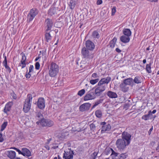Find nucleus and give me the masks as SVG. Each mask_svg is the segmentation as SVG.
<instances>
[{
  "label": "nucleus",
  "instance_id": "obj_1",
  "mask_svg": "<svg viewBox=\"0 0 159 159\" xmlns=\"http://www.w3.org/2000/svg\"><path fill=\"white\" fill-rule=\"evenodd\" d=\"M59 72V67L56 63L52 62L49 66V75L51 77L56 76Z\"/></svg>",
  "mask_w": 159,
  "mask_h": 159
},
{
  "label": "nucleus",
  "instance_id": "obj_2",
  "mask_svg": "<svg viewBox=\"0 0 159 159\" xmlns=\"http://www.w3.org/2000/svg\"><path fill=\"white\" fill-rule=\"evenodd\" d=\"M32 100V97L31 94H28L24 102L23 108V111L25 113L28 112L30 110L31 106Z\"/></svg>",
  "mask_w": 159,
  "mask_h": 159
},
{
  "label": "nucleus",
  "instance_id": "obj_3",
  "mask_svg": "<svg viewBox=\"0 0 159 159\" xmlns=\"http://www.w3.org/2000/svg\"><path fill=\"white\" fill-rule=\"evenodd\" d=\"M36 124L42 126L50 127L53 125L54 123L53 121L50 120L43 119L37 121Z\"/></svg>",
  "mask_w": 159,
  "mask_h": 159
},
{
  "label": "nucleus",
  "instance_id": "obj_4",
  "mask_svg": "<svg viewBox=\"0 0 159 159\" xmlns=\"http://www.w3.org/2000/svg\"><path fill=\"white\" fill-rule=\"evenodd\" d=\"M81 53L83 57L87 59H92L94 56L93 54L91 52H90L89 50L85 47L82 49Z\"/></svg>",
  "mask_w": 159,
  "mask_h": 159
},
{
  "label": "nucleus",
  "instance_id": "obj_5",
  "mask_svg": "<svg viewBox=\"0 0 159 159\" xmlns=\"http://www.w3.org/2000/svg\"><path fill=\"white\" fill-rule=\"evenodd\" d=\"M116 147L120 150H123L128 145L125 142V141L121 139H118L116 142Z\"/></svg>",
  "mask_w": 159,
  "mask_h": 159
},
{
  "label": "nucleus",
  "instance_id": "obj_6",
  "mask_svg": "<svg viewBox=\"0 0 159 159\" xmlns=\"http://www.w3.org/2000/svg\"><path fill=\"white\" fill-rule=\"evenodd\" d=\"M38 11L36 8H33L30 11L29 13L27 15V18L29 21H32L35 16L38 14Z\"/></svg>",
  "mask_w": 159,
  "mask_h": 159
},
{
  "label": "nucleus",
  "instance_id": "obj_7",
  "mask_svg": "<svg viewBox=\"0 0 159 159\" xmlns=\"http://www.w3.org/2000/svg\"><path fill=\"white\" fill-rule=\"evenodd\" d=\"M98 85V86L95 90V93L97 96H100L102 92L105 90L106 86L105 85L99 84V82Z\"/></svg>",
  "mask_w": 159,
  "mask_h": 159
},
{
  "label": "nucleus",
  "instance_id": "obj_8",
  "mask_svg": "<svg viewBox=\"0 0 159 159\" xmlns=\"http://www.w3.org/2000/svg\"><path fill=\"white\" fill-rule=\"evenodd\" d=\"M118 153L116 152L113 150L111 154L112 159H125L128 156L126 153L121 154L119 156H118Z\"/></svg>",
  "mask_w": 159,
  "mask_h": 159
},
{
  "label": "nucleus",
  "instance_id": "obj_9",
  "mask_svg": "<svg viewBox=\"0 0 159 159\" xmlns=\"http://www.w3.org/2000/svg\"><path fill=\"white\" fill-rule=\"evenodd\" d=\"M74 155L73 151L69 149L65 151L63 157L64 159H73Z\"/></svg>",
  "mask_w": 159,
  "mask_h": 159
},
{
  "label": "nucleus",
  "instance_id": "obj_10",
  "mask_svg": "<svg viewBox=\"0 0 159 159\" xmlns=\"http://www.w3.org/2000/svg\"><path fill=\"white\" fill-rule=\"evenodd\" d=\"M131 137V134L127 132L124 131L122 133V139L125 141H126V143H127V145H129L130 143Z\"/></svg>",
  "mask_w": 159,
  "mask_h": 159
},
{
  "label": "nucleus",
  "instance_id": "obj_11",
  "mask_svg": "<svg viewBox=\"0 0 159 159\" xmlns=\"http://www.w3.org/2000/svg\"><path fill=\"white\" fill-rule=\"evenodd\" d=\"M101 125H102V127L101 132L102 134L107 132L110 131L111 129V126L110 125H106V123L105 122H101Z\"/></svg>",
  "mask_w": 159,
  "mask_h": 159
},
{
  "label": "nucleus",
  "instance_id": "obj_12",
  "mask_svg": "<svg viewBox=\"0 0 159 159\" xmlns=\"http://www.w3.org/2000/svg\"><path fill=\"white\" fill-rule=\"evenodd\" d=\"M95 94H96L95 92H89L84 96V101H86L94 99L95 98Z\"/></svg>",
  "mask_w": 159,
  "mask_h": 159
},
{
  "label": "nucleus",
  "instance_id": "obj_13",
  "mask_svg": "<svg viewBox=\"0 0 159 159\" xmlns=\"http://www.w3.org/2000/svg\"><path fill=\"white\" fill-rule=\"evenodd\" d=\"M91 105V104L89 103H84L80 106L79 108L80 110L82 112L88 110L89 109Z\"/></svg>",
  "mask_w": 159,
  "mask_h": 159
},
{
  "label": "nucleus",
  "instance_id": "obj_14",
  "mask_svg": "<svg viewBox=\"0 0 159 159\" xmlns=\"http://www.w3.org/2000/svg\"><path fill=\"white\" fill-rule=\"evenodd\" d=\"M37 105L39 109H43L45 107L44 99L42 98H39L38 99Z\"/></svg>",
  "mask_w": 159,
  "mask_h": 159
},
{
  "label": "nucleus",
  "instance_id": "obj_15",
  "mask_svg": "<svg viewBox=\"0 0 159 159\" xmlns=\"http://www.w3.org/2000/svg\"><path fill=\"white\" fill-rule=\"evenodd\" d=\"M86 48L89 50H93L95 48V46L94 43L89 40H87L85 43Z\"/></svg>",
  "mask_w": 159,
  "mask_h": 159
},
{
  "label": "nucleus",
  "instance_id": "obj_16",
  "mask_svg": "<svg viewBox=\"0 0 159 159\" xmlns=\"http://www.w3.org/2000/svg\"><path fill=\"white\" fill-rule=\"evenodd\" d=\"M21 151V155L24 157H30L31 156V153L30 151L26 148H22Z\"/></svg>",
  "mask_w": 159,
  "mask_h": 159
},
{
  "label": "nucleus",
  "instance_id": "obj_17",
  "mask_svg": "<svg viewBox=\"0 0 159 159\" xmlns=\"http://www.w3.org/2000/svg\"><path fill=\"white\" fill-rule=\"evenodd\" d=\"M45 23L47 27L46 31L50 30L53 25V22L52 20L49 18H48L45 20Z\"/></svg>",
  "mask_w": 159,
  "mask_h": 159
},
{
  "label": "nucleus",
  "instance_id": "obj_18",
  "mask_svg": "<svg viewBox=\"0 0 159 159\" xmlns=\"http://www.w3.org/2000/svg\"><path fill=\"white\" fill-rule=\"evenodd\" d=\"M111 80V78L109 76H107L106 78H104L102 79L99 81V84L103 85H105L106 84L107 86V84Z\"/></svg>",
  "mask_w": 159,
  "mask_h": 159
},
{
  "label": "nucleus",
  "instance_id": "obj_19",
  "mask_svg": "<svg viewBox=\"0 0 159 159\" xmlns=\"http://www.w3.org/2000/svg\"><path fill=\"white\" fill-rule=\"evenodd\" d=\"M120 41L124 43H129L130 40L129 37L126 35H122L120 38Z\"/></svg>",
  "mask_w": 159,
  "mask_h": 159
},
{
  "label": "nucleus",
  "instance_id": "obj_20",
  "mask_svg": "<svg viewBox=\"0 0 159 159\" xmlns=\"http://www.w3.org/2000/svg\"><path fill=\"white\" fill-rule=\"evenodd\" d=\"M120 87L121 89V91L124 92H127L129 90V87L127 86L126 85L123 83H121L120 84Z\"/></svg>",
  "mask_w": 159,
  "mask_h": 159
},
{
  "label": "nucleus",
  "instance_id": "obj_21",
  "mask_svg": "<svg viewBox=\"0 0 159 159\" xmlns=\"http://www.w3.org/2000/svg\"><path fill=\"white\" fill-rule=\"evenodd\" d=\"M68 132L62 131L58 135L59 138L61 140L65 139L66 137L68 135Z\"/></svg>",
  "mask_w": 159,
  "mask_h": 159
},
{
  "label": "nucleus",
  "instance_id": "obj_22",
  "mask_svg": "<svg viewBox=\"0 0 159 159\" xmlns=\"http://www.w3.org/2000/svg\"><path fill=\"white\" fill-rule=\"evenodd\" d=\"M52 39V37L50 33L46 32L45 34V40L47 42H49L51 41Z\"/></svg>",
  "mask_w": 159,
  "mask_h": 159
},
{
  "label": "nucleus",
  "instance_id": "obj_23",
  "mask_svg": "<svg viewBox=\"0 0 159 159\" xmlns=\"http://www.w3.org/2000/svg\"><path fill=\"white\" fill-rule=\"evenodd\" d=\"M107 95L108 96L111 98H116L117 97V94L116 93L110 91L107 92Z\"/></svg>",
  "mask_w": 159,
  "mask_h": 159
},
{
  "label": "nucleus",
  "instance_id": "obj_24",
  "mask_svg": "<svg viewBox=\"0 0 159 159\" xmlns=\"http://www.w3.org/2000/svg\"><path fill=\"white\" fill-rule=\"evenodd\" d=\"M124 35L130 37L131 34V32L130 30L128 29H124L123 30Z\"/></svg>",
  "mask_w": 159,
  "mask_h": 159
},
{
  "label": "nucleus",
  "instance_id": "obj_25",
  "mask_svg": "<svg viewBox=\"0 0 159 159\" xmlns=\"http://www.w3.org/2000/svg\"><path fill=\"white\" fill-rule=\"evenodd\" d=\"M117 38L116 37H114L110 41L109 43V45L111 48H113L114 47Z\"/></svg>",
  "mask_w": 159,
  "mask_h": 159
},
{
  "label": "nucleus",
  "instance_id": "obj_26",
  "mask_svg": "<svg viewBox=\"0 0 159 159\" xmlns=\"http://www.w3.org/2000/svg\"><path fill=\"white\" fill-rule=\"evenodd\" d=\"M2 63L4 66H5L6 70L8 71L9 73H10V68L7 65V61L6 56L5 57L4 60L3 61Z\"/></svg>",
  "mask_w": 159,
  "mask_h": 159
},
{
  "label": "nucleus",
  "instance_id": "obj_27",
  "mask_svg": "<svg viewBox=\"0 0 159 159\" xmlns=\"http://www.w3.org/2000/svg\"><path fill=\"white\" fill-rule=\"evenodd\" d=\"M133 80L132 78H128L124 80L123 83L126 85H130L133 83Z\"/></svg>",
  "mask_w": 159,
  "mask_h": 159
},
{
  "label": "nucleus",
  "instance_id": "obj_28",
  "mask_svg": "<svg viewBox=\"0 0 159 159\" xmlns=\"http://www.w3.org/2000/svg\"><path fill=\"white\" fill-rule=\"evenodd\" d=\"M10 111V104L9 102H8L7 104L6 105L4 111V112L8 114L9 113Z\"/></svg>",
  "mask_w": 159,
  "mask_h": 159
},
{
  "label": "nucleus",
  "instance_id": "obj_29",
  "mask_svg": "<svg viewBox=\"0 0 159 159\" xmlns=\"http://www.w3.org/2000/svg\"><path fill=\"white\" fill-rule=\"evenodd\" d=\"M113 150L112 148H107L105 151V154L106 155H108L110 154H111Z\"/></svg>",
  "mask_w": 159,
  "mask_h": 159
},
{
  "label": "nucleus",
  "instance_id": "obj_30",
  "mask_svg": "<svg viewBox=\"0 0 159 159\" xmlns=\"http://www.w3.org/2000/svg\"><path fill=\"white\" fill-rule=\"evenodd\" d=\"M98 151H95L92 154H91L89 156L90 159H95L96 158L98 154Z\"/></svg>",
  "mask_w": 159,
  "mask_h": 159
},
{
  "label": "nucleus",
  "instance_id": "obj_31",
  "mask_svg": "<svg viewBox=\"0 0 159 159\" xmlns=\"http://www.w3.org/2000/svg\"><path fill=\"white\" fill-rule=\"evenodd\" d=\"M95 115L97 117L100 118L102 116V113L101 110H97L95 112Z\"/></svg>",
  "mask_w": 159,
  "mask_h": 159
},
{
  "label": "nucleus",
  "instance_id": "obj_32",
  "mask_svg": "<svg viewBox=\"0 0 159 159\" xmlns=\"http://www.w3.org/2000/svg\"><path fill=\"white\" fill-rule=\"evenodd\" d=\"M151 66V63H150L148 64H147L146 65V70L147 72L148 73H150L152 72Z\"/></svg>",
  "mask_w": 159,
  "mask_h": 159
},
{
  "label": "nucleus",
  "instance_id": "obj_33",
  "mask_svg": "<svg viewBox=\"0 0 159 159\" xmlns=\"http://www.w3.org/2000/svg\"><path fill=\"white\" fill-rule=\"evenodd\" d=\"M151 111H149L148 114L144 115L142 116V119L145 120H148L149 119V116L151 115Z\"/></svg>",
  "mask_w": 159,
  "mask_h": 159
},
{
  "label": "nucleus",
  "instance_id": "obj_34",
  "mask_svg": "<svg viewBox=\"0 0 159 159\" xmlns=\"http://www.w3.org/2000/svg\"><path fill=\"white\" fill-rule=\"evenodd\" d=\"M92 36L94 38L98 39L100 37L97 31H93L92 34Z\"/></svg>",
  "mask_w": 159,
  "mask_h": 159
},
{
  "label": "nucleus",
  "instance_id": "obj_35",
  "mask_svg": "<svg viewBox=\"0 0 159 159\" xmlns=\"http://www.w3.org/2000/svg\"><path fill=\"white\" fill-rule=\"evenodd\" d=\"M36 118L39 120V121L42 120L43 118V115L39 112H38L36 114Z\"/></svg>",
  "mask_w": 159,
  "mask_h": 159
},
{
  "label": "nucleus",
  "instance_id": "obj_36",
  "mask_svg": "<svg viewBox=\"0 0 159 159\" xmlns=\"http://www.w3.org/2000/svg\"><path fill=\"white\" fill-rule=\"evenodd\" d=\"M76 5L75 2L73 0L70 1V7L71 9H73L75 8Z\"/></svg>",
  "mask_w": 159,
  "mask_h": 159
},
{
  "label": "nucleus",
  "instance_id": "obj_37",
  "mask_svg": "<svg viewBox=\"0 0 159 159\" xmlns=\"http://www.w3.org/2000/svg\"><path fill=\"white\" fill-rule=\"evenodd\" d=\"M16 153L13 151L11 150V159H15L16 158Z\"/></svg>",
  "mask_w": 159,
  "mask_h": 159
},
{
  "label": "nucleus",
  "instance_id": "obj_38",
  "mask_svg": "<svg viewBox=\"0 0 159 159\" xmlns=\"http://www.w3.org/2000/svg\"><path fill=\"white\" fill-rule=\"evenodd\" d=\"M140 77L138 76H136L135 77L134 80V82L136 84H139L141 83V81L140 80Z\"/></svg>",
  "mask_w": 159,
  "mask_h": 159
},
{
  "label": "nucleus",
  "instance_id": "obj_39",
  "mask_svg": "<svg viewBox=\"0 0 159 159\" xmlns=\"http://www.w3.org/2000/svg\"><path fill=\"white\" fill-rule=\"evenodd\" d=\"M85 90L84 89H82L78 91L77 94L80 97H81L85 93Z\"/></svg>",
  "mask_w": 159,
  "mask_h": 159
},
{
  "label": "nucleus",
  "instance_id": "obj_40",
  "mask_svg": "<svg viewBox=\"0 0 159 159\" xmlns=\"http://www.w3.org/2000/svg\"><path fill=\"white\" fill-rule=\"evenodd\" d=\"M99 80V79H96L94 80H90V83L94 85L96 84Z\"/></svg>",
  "mask_w": 159,
  "mask_h": 159
},
{
  "label": "nucleus",
  "instance_id": "obj_41",
  "mask_svg": "<svg viewBox=\"0 0 159 159\" xmlns=\"http://www.w3.org/2000/svg\"><path fill=\"white\" fill-rule=\"evenodd\" d=\"M56 12V10L55 8H52L50 9L49 11V13L51 15H52L55 14Z\"/></svg>",
  "mask_w": 159,
  "mask_h": 159
},
{
  "label": "nucleus",
  "instance_id": "obj_42",
  "mask_svg": "<svg viewBox=\"0 0 159 159\" xmlns=\"http://www.w3.org/2000/svg\"><path fill=\"white\" fill-rule=\"evenodd\" d=\"M26 62L20 61L19 66H21L22 69L24 68L26 66Z\"/></svg>",
  "mask_w": 159,
  "mask_h": 159
},
{
  "label": "nucleus",
  "instance_id": "obj_43",
  "mask_svg": "<svg viewBox=\"0 0 159 159\" xmlns=\"http://www.w3.org/2000/svg\"><path fill=\"white\" fill-rule=\"evenodd\" d=\"M7 122H4L1 125V131H2L6 127L7 125Z\"/></svg>",
  "mask_w": 159,
  "mask_h": 159
},
{
  "label": "nucleus",
  "instance_id": "obj_44",
  "mask_svg": "<svg viewBox=\"0 0 159 159\" xmlns=\"http://www.w3.org/2000/svg\"><path fill=\"white\" fill-rule=\"evenodd\" d=\"M26 57L24 53H22V58L21 61L26 62Z\"/></svg>",
  "mask_w": 159,
  "mask_h": 159
},
{
  "label": "nucleus",
  "instance_id": "obj_45",
  "mask_svg": "<svg viewBox=\"0 0 159 159\" xmlns=\"http://www.w3.org/2000/svg\"><path fill=\"white\" fill-rule=\"evenodd\" d=\"M101 102V101L100 100H99L96 102L93 105V108H95L96 107L97 105L99 104Z\"/></svg>",
  "mask_w": 159,
  "mask_h": 159
},
{
  "label": "nucleus",
  "instance_id": "obj_46",
  "mask_svg": "<svg viewBox=\"0 0 159 159\" xmlns=\"http://www.w3.org/2000/svg\"><path fill=\"white\" fill-rule=\"evenodd\" d=\"M11 149H13L14 150H15L16 152H18V154H22V151H21L19 149L15 147H11Z\"/></svg>",
  "mask_w": 159,
  "mask_h": 159
},
{
  "label": "nucleus",
  "instance_id": "obj_47",
  "mask_svg": "<svg viewBox=\"0 0 159 159\" xmlns=\"http://www.w3.org/2000/svg\"><path fill=\"white\" fill-rule=\"evenodd\" d=\"M90 129L93 131H94L95 129L96 126L95 125L93 124V123H91L90 125Z\"/></svg>",
  "mask_w": 159,
  "mask_h": 159
},
{
  "label": "nucleus",
  "instance_id": "obj_48",
  "mask_svg": "<svg viewBox=\"0 0 159 159\" xmlns=\"http://www.w3.org/2000/svg\"><path fill=\"white\" fill-rule=\"evenodd\" d=\"M35 68L36 70H38L40 68V65L39 62H36L35 64Z\"/></svg>",
  "mask_w": 159,
  "mask_h": 159
},
{
  "label": "nucleus",
  "instance_id": "obj_49",
  "mask_svg": "<svg viewBox=\"0 0 159 159\" xmlns=\"http://www.w3.org/2000/svg\"><path fill=\"white\" fill-rule=\"evenodd\" d=\"M116 12V8L115 7H113L111 10V15L114 16Z\"/></svg>",
  "mask_w": 159,
  "mask_h": 159
},
{
  "label": "nucleus",
  "instance_id": "obj_50",
  "mask_svg": "<svg viewBox=\"0 0 159 159\" xmlns=\"http://www.w3.org/2000/svg\"><path fill=\"white\" fill-rule=\"evenodd\" d=\"M11 95L13 99H16L17 98V96L16 94H15L13 91L11 93Z\"/></svg>",
  "mask_w": 159,
  "mask_h": 159
},
{
  "label": "nucleus",
  "instance_id": "obj_51",
  "mask_svg": "<svg viewBox=\"0 0 159 159\" xmlns=\"http://www.w3.org/2000/svg\"><path fill=\"white\" fill-rule=\"evenodd\" d=\"M34 67L33 65H30L29 68V73H30L33 70Z\"/></svg>",
  "mask_w": 159,
  "mask_h": 159
},
{
  "label": "nucleus",
  "instance_id": "obj_52",
  "mask_svg": "<svg viewBox=\"0 0 159 159\" xmlns=\"http://www.w3.org/2000/svg\"><path fill=\"white\" fill-rule=\"evenodd\" d=\"M84 62L81 61L80 62V68L83 69L84 68H85V64H84L83 62Z\"/></svg>",
  "mask_w": 159,
  "mask_h": 159
},
{
  "label": "nucleus",
  "instance_id": "obj_53",
  "mask_svg": "<svg viewBox=\"0 0 159 159\" xmlns=\"http://www.w3.org/2000/svg\"><path fill=\"white\" fill-rule=\"evenodd\" d=\"M102 3V0H97L96 4L97 5H100Z\"/></svg>",
  "mask_w": 159,
  "mask_h": 159
},
{
  "label": "nucleus",
  "instance_id": "obj_54",
  "mask_svg": "<svg viewBox=\"0 0 159 159\" xmlns=\"http://www.w3.org/2000/svg\"><path fill=\"white\" fill-rule=\"evenodd\" d=\"M98 77L97 74L96 73H93L92 75V77L93 78H96Z\"/></svg>",
  "mask_w": 159,
  "mask_h": 159
},
{
  "label": "nucleus",
  "instance_id": "obj_55",
  "mask_svg": "<svg viewBox=\"0 0 159 159\" xmlns=\"http://www.w3.org/2000/svg\"><path fill=\"white\" fill-rule=\"evenodd\" d=\"M25 76L27 78H30L31 76V75L30 74V73L28 72V73H26Z\"/></svg>",
  "mask_w": 159,
  "mask_h": 159
},
{
  "label": "nucleus",
  "instance_id": "obj_56",
  "mask_svg": "<svg viewBox=\"0 0 159 159\" xmlns=\"http://www.w3.org/2000/svg\"><path fill=\"white\" fill-rule=\"evenodd\" d=\"M3 141V139L2 138V135L1 133H0V142H2Z\"/></svg>",
  "mask_w": 159,
  "mask_h": 159
},
{
  "label": "nucleus",
  "instance_id": "obj_57",
  "mask_svg": "<svg viewBox=\"0 0 159 159\" xmlns=\"http://www.w3.org/2000/svg\"><path fill=\"white\" fill-rule=\"evenodd\" d=\"M153 129V126H152V127L149 130L148 132V134L149 135H150Z\"/></svg>",
  "mask_w": 159,
  "mask_h": 159
},
{
  "label": "nucleus",
  "instance_id": "obj_58",
  "mask_svg": "<svg viewBox=\"0 0 159 159\" xmlns=\"http://www.w3.org/2000/svg\"><path fill=\"white\" fill-rule=\"evenodd\" d=\"M115 50L118 53H120L121 52V51L118 48H116Z\"/></svg>",
  "mask_w": 159,
  "mask_h": 159
},
{
  "label": "nucleus",
  "instance_id": "obj_59",
  "mask_svg": "<svg viewBox=\"0 0 159 159\" xmlns=\"http://www.w3.org/2000/svg\"><path fill=\"white\" fill-rule=\"evenodd\" d=\"M156 151L157 152H159V141L158 144L156 148Z\"/></svg>",
  "mask_w": 159,
  "mask_h": 159
},
{
  "label": "nucleus",
  "instance_id": "obj_60",
  "mask_svg": "<svg viewBox=\"0 0 159 159\" xmlns=\"http://www.w3.org/2000/svg\"><path fill=\"white\" fill-rule=\"evenodd\" d=\"M53 159H62L60 157L59 155H58L57 157H55Z\"/></svg>",
  "mask_w": 159,
  "mask_h": 159
},
{
  "label": "nucleus",
  "instance_id": "obj_61",
  "mask_svg": "<svg viewBox=\"0 0 159 159\" xmlns=\"http://www.w3.org/2000/svg\"><path fill=\"white\" fill-rule=\"evenodd\" d=\"M40 57H39V56H38V57H37L36 58H35V61H38V60H39L40 58Z\"/></svg>",
  "mask_w": 159,
  "mask_h": 159
},
{
  "label": "nucleus",
  "instance_id": "obj_62",
  "mask_svg": "<svg viewBox=\"0 0 159 159\" xmlns=\"http://www.w3.org/2000/svg\"><path fill=\"white\" fill-rule=\"evenodd\" d=\"M156 110L155 109L153 110V111L151 112V113H152V114H154L156 112Z\"/></svg>",
  "mask_w": 159,
  "mask_h": 159
},
{
  "label": "nucleus",
  "instance_id": "obj_63",
  "mask_svg": "<svg viewBox=\"0 0 159 159\" xmlns=\"http://www.w3.org/2000/svg\"><path fill=\"white\" fill-rule=\"evenodd\" d=\"M143 64H145L146 62V60L145 59L143 60Z\"/></svg>",
  "mask_w": 159,
  "mask_h": 159
},
{
  "label": "nucleus",
  "instance_id": "obj_64",
  "mask_svg": "<svg viewBox=\"0 0 159 159\" xmlns=\"http://www.w3.org/2000/svg\"><path fill=\"white\" fill-rule=\"evenodd\" d=\"M45 148L48 150H49L50 149L49 147L48 146H47L45 147Z\"/></svg>",
  "mask_w": 159,
  "mask_h": 159
}]
</instances>
